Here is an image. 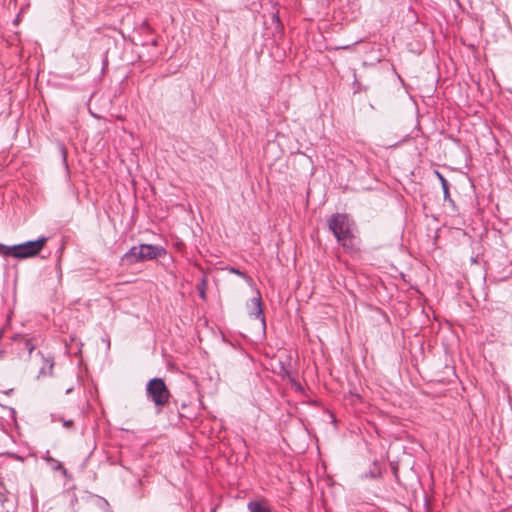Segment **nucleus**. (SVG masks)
Wrapping results in <instances>:
<instances>
[{
  "mask_svg": "<svg viewBox=\"0 0 512 512\" xmlns=\"http://www.w3.org/2000/svg\"><path fill=\"white\" fill-rule=\"evenodd\" d=\"M329 229L337 239V242L345 250H354L356 248V238L353 236L347 215L334 214L328 220Z\"/></svg>",
  "mask_w": 512,
  "mask_h": 512,
  "instance_id": "f257e3e1",
  "label": "nucleus"
},
{
  "mask_svg": "<svg viewBox=\"0 0 512 512\" xmlns=\"http://www.w3.org/2000/svg\"><path fill=\"white\" fill-rule=\"evenodd\" d=\"M47 237H39L36 240L26 241L10 246V257L15 259H27L37 256L47 243Z\"/></svg>",
  "mask_w": 512,
  "mask_h": 512,
  "instance_id": "f03ea898",
  "label": "nucleus"
},
{
  "mask_svg": "<svg viewBox=\"0 0 512 512\" xmlns=\"http://www.w3.org/2000/svg\"><path fill=\"white\" fill-rule=\"evenodd\" d=\"M146 393L156 406L163 407L170 399V392L161 378L151 379L146 386Z\"/></svg>",
  "mask_w": 512,
  "mask_h": 512,
  "instance_id": "7ed1b4c3",
  "label": "nucleus"
},
{
  "mask_svg": "<svg viewBox=\"0 0 512 512\" xmlns=\"http://www.w3.org/2000/svg\"><path fill=\"white\" fill-rule=\"evenodd\" d=\"M166 253L165 249L159 245L140 244L139 255L143 261L154 260Z\"/></svg>",
  "mask_w": 512,
  "mask_h": 512,
  "instance_id": "20e7f679",
  "label": "nucleus"
},
{
  "mask_svg": "<svg viewBox=\"0 0 512 512\" xmlns=\"http://www.w3.org/2000/svg\"><path fill=\"white\" fill-rule=\"evenodd\" d=\"M249 315L261 321L263 327H265V316L262 308V301L260 292L257 290V296L253 297L248 303Z\"/></svg>",
  "mask_w": 512,
  "mask_h": 512,
  "instance_id": "39448f33",
  "label": "nucleus"
},
{
  "mask_svg": "<svg viewBox=\"0 0 512 512\" xmlns=\"http://www.w3.org/2000/svg\"><path fill=\"white\" fill-rule=\"evenodd\" d=\"M142 262L139 255V245L131 247L121 258V264L130 266Z\"/></svg>",
  "mask_w": 512,
  "mask_h": 512,
  "instance_id": "423d86ee",
  "label": "nucleus"
},
{
  "mask_svg": "<svg viewBox=\"0 0 512 512\" xmlns=\"http://www.w3.org/2000/svg\"><path fill=\"white\" fill-rule=\"evenodd\" d=\"M247 507L250 512H271L268 506L259 501H250Z\"/></svg>",
  "mask_w": 512,
  "mask_h": 512,
  "instance_id": "0eeeda50",
  "label": "nucleus"
},
{
  "mask_svg": "<svg viewBox=\"0 0 512 512\" xmlns=\"http://www.w3.org/2000/svg\"><path fill=\"white\" fill-rule=\"evenodd\" d=\"M45 363L46 365L40 369L38 377L52 374L54 363L51 360H46Z\"/></svg>",
  "mask_w": 512,
  "mask_h": 512,
  "instance_id": "6e6552de",
  "label": "nucleus"
},
{
  "mask_svg": "<svg viewBox=\"0 0 512 512\" xmlns=\"http://www.w3.org/2000/svg\"><path fill=\"white\" fill-rule=\"evenodd\" d=\"M436 175L438 176V178H439V180L441 182V186H442L443 194H444V199L447 200L449 198L448 182L445 179V177L442 174H440L439 172H437V171H436Z\"/></svg>",
  "mask_w": 512,
  "mask_h": 512,
  "instance_id": "1a4fd4ad",
  "label": "nucleus"
},
{
  "mask_svg": "<svg viewBox=\"0 0 512 512\" xmlns=\"http://www.w3.org/2000/svg\"><path fill=\"white\" fill-rule=\"evenodd\" d=\"M17 339H21V340L23 341L24 346H25V348L28 350V353H29V355H30V354L33 352L34 348H35V347H34V345H33V344H32V342H31V340H30V339H27V338H23V337H21L20 335H15V336L13 337V340H17Z\"/></svg>",
  "mask_w": 512,
  "mask_h": 512,
  "instance_id": "9d476101",
  "label": "nucleus"
},
{
  "mask_svg": "<svg viewBox=\"0 0 512 512\" xmlns=\"http://www.w3.org/2000/svg\"><path fill=\"white\" fill-rule=\"evenodd\" d=\"M0 253L4 257H10V246L4 245L0 243Z\"/></svg>",
  "mask_w": 512,
  "mask_h": 512,
  "instance_id": "9b49d317",
  "label": "nucleus"
},
{
  "mask_svg": "<svg viewBox=\"0 0 512 512\" xmlns=\"http://www.w3.org/2000/svg\"><path fill=\"white\" fill-rule=\"evenodd\" d=\"M0 253L4 257H10V246L4 245L0 243Z\"/></svg>",
  "mask_w": 512,
  "mask_h": 512,
  "instance_id": "f8f14e48",
  "label": "nucleus"
},
{
  "mask_svg": "<svg viewBox=\"0 0 512 512\" xmlns=\"http://www.w3.org/2000/svg\"><path fill=\"white\" fill-rule=\"evenodd\" d=\"M47 461H48V462H54V463H56V467H55V469H62V468H63L62 464H61L60 462L56 461L55 459H53L52 457H48V458H47Z\"/></svg>",
  "mask_w": 512,
  "mask_h": 512,
  "instance_id": "ddd939ff",
  "label": "nucleus"
},
{
  "mask_svg": "<svg viewBox=\"0 0 512 512\" xmlns=\"http://www.w3.org/2000/svg\"><path fill=\"white\" fill-rule=\"evenodd\" d=\"M231 272L241 277H245V274L236 268H231Z\"/></svg>",
  "mask_w": 512,
  "mask_h": 512,
  "instance_id": "4468645a",
  "label": "nucleus"
},
{
  "mask_svg": "<svg viewBox=\"0 0 512 512\" xmlns=\"http://www.w3.org/2000/svg\"><path fill=\"white\" fill-rule=\"evenodd\" d=\"M5 354H6L5 350L0 348V361L5 358Z\"/></svg>",
  "mask_w": 512,
  "mask_h": 512,
  "instance_id": "2eb2a0df",
  "label": "nucleus"
},
{
  "mask_svg": "<svg viewBox=\"0 0 512 512\" xmlns=\"http://www.w3.org/2000/svg\"><path fill=\"white\" fill-rule=\"evenodd\" d=\"M72 423H73V422H72V420H65V421L63 422V425H64L65 427H70V426L72 425Z\"/></svg>",
  "mask_w": 512,
  "mask_h": 512,
  "instance_id": "dca6fc26",
  "label": "nucleus"
},
{
  "mask_svg": "<svg viewBox=\"0 0 512 512\" xmlns=\"http://www.w3.org/2000/svg\"><path fill=\"white\" fill-rule=\"evenodd\" d=\"M205 295H206V294H205V291H204V290H201V291H200V297H201L202 299H205Z\"/></svg>",
  "mask_w": 512,
  "mask_h": 512,
  "instance_id": "f3484780",
  "label": "nucleus"
},
{
  "mask_svg": "<svg viewBox=\"0 0 512 512\" xmlns=\"http://www.w3.org/2000/svg\"><path fill=\"white\" fill-rule=\"evenodd\" d=\"M71 391H72V388H68V389L66 390V394H69Z\"/></svg>",
  "mask_w": 512,
  "mask_h": 512,
  "instance_id": "a211bd4d",
  "label": "nucleus"
},
{
  "mask_svg": "<svg viewBox=\"0 0 512 512\" xmlns=\"http://www.w3.org/2000/svg\"><path fill=\"white\" fill-rule=\"evenodd\" d=\"M152 44H153L154 46H155V45H157L156 40H154V41L152 42Z\"/></svg>",
  "mask_w": 512,
  "mask_h": 512,
  "instance_id": "6ab92c4d",
  "label": "nucleus"
},
{
  "mask_svg": "<svg viewBox=\"0 0 512 512\" xmlns=\"http://www.w3.org/2000/svg\"><path fill=\"white\" fill-rule=\"evenodd\" d=\"M106 512H112L110 509H107Z\"/></svg>",
  "mask_w": 512,
  "mask_h": 512,
  "instance_id": "aec40b11",
  "label": "nucleus"
}]
</instances>
